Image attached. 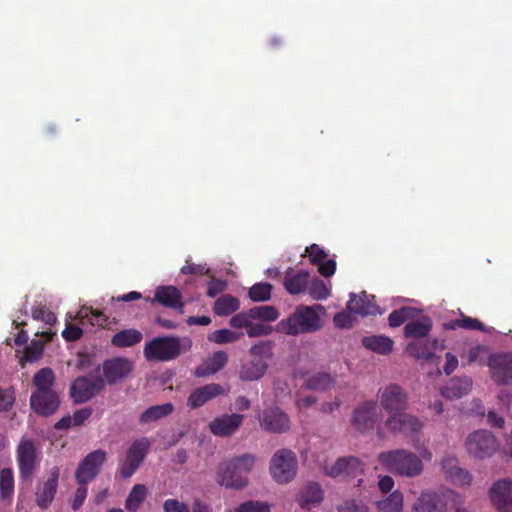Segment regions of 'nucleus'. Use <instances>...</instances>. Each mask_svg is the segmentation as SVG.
<instances>
[{
  "mask_svg": "<svg viewBox=\"0 0 512 512\" xmlns=\"http://www.w3.org/2000/svg\"><path fill=\"white\" fill-rule=\"evenodd\" d=\"M491 377L500 384L512 382V355H494L488 362Z\"/></svg>",
  "mask_w": 512,
  "mask_h": 512,
  "instance_id": "nucleus-21",
  "label": "nucleus"
},
{
  "mask_svg": "<svg viewBox=\"0 0 512 512\" xmlns=\"http://www.w3.org/2000/svg\"><path fill=\"white\" fill-rule=\"evenodd\" d=\"M363 346L375 353L386 355L393 349V341L384 335H370L362 339Z\"/></svg>",
  "mask_w": 512,
  "mask_h": 512,
  "instance_id": "nucleus-32",
  "label": "nucleus"
},
{
  "mask_svg": "<svg viewBox=\"0 0 512 512\" xmlns=\"http://www.w3.org/2000/svg\"><path fill=\"white\" fill-rule=\"evenodd\" d=\"M261 429L269 433L282 434L289 431V416L279 407H269L258 416Z\"/></svg>",
  "mask_w": 512,
  "mask_h": 512,
  "instance_id": "nucleus-10",
  "label": "nucleus"
},
{
  "mask_svg": "<svg viewBox=\"0 0 512 512\" xmlns=\"http://www.w3.org/2000/svg\"><path fill=\"white\" fill-rule=\"evenodd\" d=\"M191 347L192 341L187 337H158L147 343L143 352L149 361H169Z\"/></svg>",
  "mask_w": 512,
  "mask_h": 512,
  "instance_id": "nucleus-4",
  "label": "nucleus"
},
{
  "mask_svg": "<svg viewBox=\"0 0 512 512\" xmlns=\"http://www.w3.org/2000/svg\"><path fill=\"white\" fill-rule=\"evenodd\" d=\"M250 355L252 359H264L266 362L272 355V347L269 342H258L254 344L250 350Z\"/></svg>",
  "mask_w": 512,
  "mask_h": 512,
  "instance_id": "nucleus-51",
  "label": "nucleus"
},
{
  "mask_svg": "<svg viewBox=\"0 0 512 512\" xmlns=\"http://www.w3.org/2000/svg\"><path fill=\"white\" fill-rule=\"evenodd\" d=\"M334 386L333 378L327 373H317L307 380V387L311 390L325 391Z\"/></svg>",
  "mask_w": 512,
  "mask_h": 512,
  "instance_id": "nucleus-43",
  "label": "nucleus"
},
{
  "mask_svg": "<svg viewBox=\"0 0 512 512\" xmlns=\"http://www.w3.org/2000/svg\"><path fill=\"white\" fill-rule=\"evenodd\" d=\"M15 401L14 391L10 388H0V411H7L12 407Z\"/></svg>",
  "mask_w": 512,
  "mask_h": 512,
  "instance_id": "nucleus-58",
  "label": "nucleus"
},
{
  "mask_svg": "<svg viewBox=\"0 0 512 512\" xmlns=\"http://www.w3.org/2000/svg\"><path fill=\"white\" fill-rule=\"evenodd\" d=\"M148 449L149 441L145 438L132 443L119 469V473L123 478H129L134 474L144 460Z\"/></svg>",
  "mask_w": 512,
  "mask_h": 512,
  "instance_id": "nucleus-13",
  "label": "nucleus"
},
{
  "mask_svg": "<svg viewBox=\"0 0 512 512\" xmlns=\"http://www.w3.org/2000/svg\"><path fill=\"white\" fill-rule=\"evenodd\" d=\"M278 311L272 306H258L235 314L230 319V326L236 329H245L249 337H258L262 333L260 327L252 325V320L268 319L276 320Z\"/></svg>",
  "mask_w": 512,
  "mask_h": 512,
  "instance_id": "nucleus-6",
  "label": "nucleus"
},
{
  "mask_svg": "<svg viewBox=\"0 0 512 512\" xmlns=\"http://www.w3.org/2000/svg\"><path fill=\"white\" fill-rule=\"evenodd\" d=\"M256 458L252 454L232 457L219 464L216 481L228 489H243L248 484L247 474L255 466Z\"/></svg>",
  "mask_w": 512,
  "mask_h": 512,
  "instance_id": "nucleus-3",
  "label": "nucleus"
},
{
  "mask_svg": "<svg viewBox=\"0 0 512 512\" xmlns=\"http://www.w3.org/2000/svg\"><path fill=\"white\" fill-rule=\"evenodd\" d=\"M44 343L41 340H33L29 346L26 347L24 352V360L34 362L40 359L43 355Z\"/></svg>",
  "mask_w": 512,
  "mask_h": 512,
  "instance_id": "nucleus-52",
  "label": "nucleus"
},
{
  "mask_svg": "<svg viewBox=\"0 0 512 512\" xmlns=\"http://www.w3.org/2000/svg\"><path fill=\"white\" fill-rule=\"evenodd\" d=\"M326 474L332 477H354L362 473V465L355 457L340 458L333 464L326 466Z\"/></svg>",
  "mask_w": 512,
  "mask_h": 512,
  "instance_id": "nucleus-22",
  "label": "nucleus"
},
{
  "mask_svg": "<svg viewBox=\"0 0 512 512\" xmlns=\"http://www.w3.org/2000/svg\"><path fill=\"white\" fill-rule=\"evenodd\" d=\"M431 330V321L427 317L410 321L404 328V335L407 338L420 340L425 338Z\"/></svg>",
  "mask_w": 512,
  "mask_h": 512,
  "instance_id": "nucleus-34",
  "label": "nucleus"
},
{
  "mask_svg": "<svg viewBox=\"0 0 512 512\" xmlns=\"http://www.w3.org/2000/svg\"><path fill=\"white\" fill-rule=\"evenodd\" d=\"M406 352L414 358H428L431 354L428 340H412L406 347Z\"/></svg>",
  "mask_w": 512,
  "mask_h": 512,
  "instance_id": "nucleus-44",
  "label": "nucleus"
},
{
  "mask_svg": "<svg viewBox=\"0 0 512 512\" xmlns=\"http://www.w3.org/2000/svg\"><path fill=\"white\" fill-rule=\"evenodd\" d=\"M378 400L388 417L386 423H396V418L400 413L406 411L407 395L403 389L396 385L390 384L379 390Z\"/></svg>",
  "mask_w": 512,
  "mask_h": 512,
  "instance_id": "nucleus-7",
  "label": "nucleus"
},
{
  "mask_svg": "<svg viewBox=\"0 0 512 512\" xmlns=\"http://www.w3.org/2000/svg\"><path fill=\"white\" fill-rule=\"evenodd\" d=\"M419 311L412 307H403L400 310L393 311L389 315V325L391 327L400 326L405 320L415 317Z\"/></svg>",
  "mask_w": 512,
  "mask_h": 512,
  "instance_id": "nucleus-45",
  "label": "nucleus"
},
{
  "mask_svg": "<svg viewBox=\"0 0 512 512\" xmlns=\"http://www.w3.org/2000/svg\"><path fill=\"white\" fill-rule=\"evenodd\" d=\"M489 498L498 512H512V480L495 481L489 488Z\"/></svg>",
  "mask_w": 512,
  "mask_h": 512,
  "instance_id": "nucleus-14",
  "label": "nucleus"
},
{
  "mask_svg": "<svg viewBox=\"0 0 512 512\" xmlns=\"http://www.w3.org/2000/svg\"><path fill=\"white\" fill-rule=\"evenodd\" d=\"M244 416L238 413L222 414L208 425L210 432L217 437H229L242 425Z\"/></svg>",
  "mask_w": 512,
  "mask_h": 512,
  "instance_id": "nucleus-17",
  "label": "nucleus"
},
{
  "mask_svg": "<svg viewBox=\"0 0 512 512\" xmlns=\"http://www.w3.org/2000/svg\"><path fill=\"white\" fill-rule=\"evenodd\" d=\"M0 490L4 498L10 497L14 490V478L11 469H2L0 472Z\"/></svg>",
  "mask_w": 512,
  "mask_h": 512,
  "instance_id": "nucleus-48",
  "label": "nucleus"
},
{
  "mask_svg": "<svg viewBox=\"0 0 512 512\" xmlns=\"http://www.w3.org/2000/svg\"><path fill=\"white\" fill-rule=\"evenodd\" d=\"M472 386L470 378H453L442 389V395L447 399H457L466 395Z\"/></svg>",
  "mask_w": 512,
  "mask_h": 512,
  "instance_id": "nucleus-30",
  "label": "nucleus"
},
{
  "mask_svg": "<svg viewBox=\"0 0 512 512\" xmlns=\"http://www.w3.org/2000/svg\"><path fill=\"white\" fill-rule=\"evenodd\" d=\"M32 317L35 320L42 321L47 325H52L56 322V316L44 306H37L32 310Z\"/></svg>",
  "mask_w": 512,
  "mask_h": 512,
  "instance_id": "nucleus-55",
  "label": "nucleus"
},
{
  "mask_svg": "<svg viewBox=\"0 0 512 512\" xmlns=\"http://www.w3.org/2000/svg\"><path fill=\"white\" fill-rule=\"evenodd\" d=\"M441 470L445 478L459 487H469L472 483V476L469 471L459 466L458 459L447 455L441 460Z\"/></svg>",
  "mask_w": 512,
  "mask_h": 512,
  "instance_id": "nucleus-15",
  "label": "nucleus"
},
{
  "mask_svg": "<svg viewBox=\"0 0 512 512\" xmlns=\"http://www.w3.org/2000/svg\"><path fill=\"white\" fill-rule=\"evenodd\" d=\"M60 404L59 395L54 392H33L30 397L31 408L39 415L49 416L54 414Z\"/></svg>",
  "mask_w": 512,
  "mask_h": 512,
  "instance_id": "nucleus-20",
  "label": "nucleus"
},
{
  "mask_svg": "<svg viewBox=\"0 0 512 512\" xmlns=\"http://www.w3.org/2000/svg\"><path fill=\"white\" fill-rule=\"evenodd\" d=\"M325 313V308L319 304L299 305L287 319L277 324V330L287 335L315 332L323 326Z\"/></svg>",
  "mask_w": 512,
  "mask_h": 512,
  "instance_id": "nucleus-2",
  "label": "nucleus"
},
{
  "mask_svg": "<svg viewBox=\"0 0 512 512\" xmlns=\"http://www.w3.org/2000/svg\"><path fill=\"white\" fill-rule=\"evenodd\" d=\"M239 301L231 295L218 298L214 305V312L219 316L229 315L239 309Z\"/></svg>",
  "mask_w": 512,
  "mask_h": 512,
  "instance_id": "nucleus-41",
  "label": "nucleus"
},
{
  "mask_svg": "<svg viewBox=\"0 0 512 512\" xmlns=\"http://www.w3.org/2000/svg\"><path fill=\"white\" fill-rule=\"evenodd\" d=\"M318 266H319V272L324 277L332 276L336 270V263L332 259L327 260V261L324 260Z\"/></svg>",
  "mask_w": 512,
  "mask_h": 512,
  "instance_id": "nucleus-64",
  "label": "nucleus"
},
{
  "mask_svg": "<svg viewBox=\"0 0 512 512\" xmlns=\"http://www.w3.org/2000/svg\"><path fill=\"white\" fill-rule=\"evenodd\" d=\"M323 498L320 486L316 483H310L304 487L300 496L299 504L304 509H309L312 505L319 503Z\"/></svg>",
  "mask_w": 512,
  "mask_h": 512,
  "instance_id": "nucleus-35",
  "label": "nucleus"
},
{
  "mask_svg": "<svg viewBox=\"0 0 512 512\" xmlns=\"http://www.w3.org/2000/svg\"><path fill=\"white\" fill-rule=\"evenodd\" d=\"M411 512H443V509L438 506L436 493L424 491L412 504Z\"/></svg>",
  "mask_w": 512,
  "mask_h": 512,
  "instance_id": "nucleus-31",
  "label": "nucleus"
},
{
  "mask_svg": "<svg viewBox=\"0 0 512 512\" xmlns=\"http://www.w3.org/2000/svg\"><path fill=\"white\" fill-rule=\"evenodd\" d=\"M488 353V350L485 346L476 345L471 347L468 351L461 355V359L463 362L467 364H471L477 361H480L483 356Z\"/></svg>",
  "mask_w": 512,
  "mask_h": 512,
  "instance_id": "nucleus-54",
  "label": "nucleus"
},
{
  "mask_svg": "<svg viewBox=\"0 0 512 512\" xmlns=\"http://www.w3.org/2000/svg\"><path fill=\"white\" fill-rule=\"evenodd\" d=\"M227 393L228 389H225L220 384L210 383L193 390L187 399V405L190 409H196L205 405L210 400Z\"/></svg>",
  "mask_w": 512,
  "mask_h": 512,
  "instance_id": "nucleus-18",
  "label": "nucleus"
},
{
  "mask_svg": "<svg viewBox=\"0 0 512 512\" xmlns=\"http://www.w3.org/2000/svg\"><path fill=\"white\" fill-rule=\"evenodd\" d=\"M165 512H189L187 505L175 499H168L164 502Z\"/></svg>",
  "mask_w": 512,
  "mask_h": 512,
  "instance_id": "nucleus-61",
  "label": "nucleus"
},
{
  "mask_svg": "<svg viewBox=\"0 0 512 512\" xmlns=\"http://www.w3.org/2000/svg\"><path fill=\"white\" fill-rule=\"evenodd\" d=\"M107 453L104 450H95L89 453L79 464L75 478L79 484H87L99 473L106 461Z\"/></svg>",
  "mask_w": 512,
  "mask_h": 512,
  "instance_id": "nucleus-12",
  "label": "nucleus"
},
{
  "mask_svg": "<svg viewBox=\"0 0 512 512\" xmlns=\"http://www.w3.org/2000/svg\"><path fill=\"white\" fill-rule=\"evenodd\" d=\"M133 362L124 357H115L105 361L102 373L108 384H114L126 378L133 370Z\"/></svg>",
  "mask_w": 512,
  "mask_h": 512,
  "instance_id": "nucleus-16",
  "label": "nucleus"
},
{
  "mask_svg": "<svg viewBox=\"0 0 512 512\" xmlns=\"http://www.w3.org/2000/svg\"><path fill=\"white\" fill-rule=\"evenodd\" d=\"M465 448L472 458L486 459L496 453L499 444L491 432L478 430L467 436Z\"/></svg>",
  "mask_w": 512,
  "mask_h": 512,
  "instance_id": "nucleus-8",
  "label": "nucleus"
},
{
  "mask_svg": "<svg viewBox=\"0 0 512 512\" xmlns=\"http://www.w3.org/2000/svg\"><path fill=\"white\" fill-rule=\"evenodd\" d=\"M92 414V410L90 408H83L76 411L72 415L73 425L80 426L82 425Z\"/></svg>",
  "mask_w": 512,
  "mask_h": 512,
  "instance_id": "nucleus-62",
  "label": "nucleus"
},
{
  "mask_svg": "<svg viewBox=\"0 0 512 512\" xmlns=\"http://www.w3.org/2000/svg\"><path fill=\"white\" fill-rule=\"evenodd\" d=\"M308 292L314 300H324L330 295V289L319 278L311 281Z\"/></svg>",
  "mask_w": 512,
  "mask_h": 512,
  "instance_id": "nucleus-47",
  "label": "nucleus"
},
{
  "mask_svg": "<svg viewBox=\"0 0 512 512\" xmlns=\"http://www.w3.org/2000/svg\"><path fill=\"white\" fill-rule=\"evenodd\" d=\"M17 463L23 478H29L39 464V457L34 442L23 437L17 447Z\"/></svg>",
  "mask_w": 512,
  "mask_h": 512,
  "instance_id": "nucleus-11",
  "label": "nucleus"
},
{
  "mask_svg": "<svg viewBox=\"0 0 512 512\" xmlns=\"http://www.w3.org/2000/svg\"><path fill=\"white\" fill-rule=\"evenodd\" d=\"M142 340V333L136 329H126L112 337V344L119 348L131 347Z\"/></svg>",
  "mask_w": 512,
  "mask_h": 512,
  "instance_id": "nucleus-37",
  "label": "nucleus"
},
{
  "mask_svg": "<svg viewBox=\"0 0 512 512\" xmlns=\"http://www.w3.org/2000/svg\"><path fill=\"white\" fill-rule=\"evenodd\" d=\"M268 364L264 359H251L244 362L239 370V378L242 381H258L267 372Z\"/></svg>",
  "mask_w": 512,
  "mask_h": 512,
  "instance_id": "nucleus-27",
  "label": "nucleus"
},
{
  "mask_svg": "<svg viewBox=\"0 0 512 512\" xmlns=\"http://www.w3.org/2000/svg\"><path fill=\"white\" fill-rule=\"evenodd\" d=\"M356 316L357 315L354 314V312H350L347 309V311H343V312L336 314L334 316L333 321H334V324L341 329L350 328L353 325V323L355 322Z\"/></svg>",
  "mask_w": 512,
  "mask_h": 512,
  "instance_id": "nucleus-56",
  "label": "nucleus"
},
{
  "mask_svg": "<svg viewBox=\"0 0 512 512\" xmlns=\"http://www.w3.org/2000/svg\"><path fill=\"white\" fill-rule=\"evenodd\" d=\"M396 423H386L387 428L393 433H404L407 435L419 432L423 424L415 416L407 414L405 411L395 417Z\"/></svg>",
  "mask_w": 512,
  "mask_h": 512,
  "instance_id": "nucleus-25",
  "label": "nucleus"
},
{
  "mask_svg": "<svg viewBox=\"0 0 512 512\" xmlns=\"http://www.w3.org/2000/svg\"><path fill=\"white\" fill-rule=\"evenodd\" d=\"M305 252L308 253L310 261L316 265H319L327 258L326 252L317 244H312L310 247H307Z\"/></svg>",
  "mask_w": 512,
  "mask_h": 512,
  "instance_id": "nucleus-57",
  "label": "nucleus"
},
{
  "mask_svg": "<svg viewBox=\"0 0 512 512\" xmlns=\"http://www.w3.org/2000/svg\"><path fill=\"white\" fill-rule=\"evenodd\" d=\"M271 285L268 283H257L249 290V297L255 302L267 301L271 297Z\"/></svg>",
  "mask_w": 512,
  "mask_h": 512,
  "instance_id": "nucleus-46",
  "label": "nucleus"
},
{
  "mask_svg": "<svg viewBox=\"0 0 512 512\" xmlns=\"http://www.w3.org/2000/svg\"><path fill=\"white\" fill-rule=\"evenodd\" d=\"M225 288H226V283L224 281L214 279V280H211L208 284L207 294L210 297H215L217 294L224 291Z\"/></svg>",
  "mask_w": 512,
  "mask_h": 512,
  "instance_id": "nucleus-63",
  "label": "nucleus"
},
{
  "mask_svg": "<svg viewBox=\"0 0 512 512\" xmlns=\"http://www.w3.org/2000/svg\"><path fill=\"white\" fill-rule=\"evenodd\" d=\"M374 296L362 293L361 295H351L347 303V308L350 312L356 315L366 316L381 314L379 308L373 303Z\"/></svg>",
  "mask_w": 512,
  "mask_h": 512,
  "instance_id": "nucleus-23",
  "label": "nucleus"
},
{
  "mask_svg": "<svg viewBox=\"0 0 512 512\" xmlns=\"http://www.w3.org/2000/svg\"><path fill=\"white\" fill-rule=\"evenodd\" d=\"M102 387L103 383L101 381L80 377L72 383L70 395L74 402L84 403L94 397Z\"/></svg>",
  "mask_w": 512,
  "mask_h": 512,
  "instance_id": "nucleus-19",
  "label": "nucleus"
},
{
  "mask_svg": "<svg viewBox=\"0 0 512 512\" xmlns=\"http://www.w3.org/2000/svg\"><path fill=\"white\" fill-rule=\"evenodd\" d=\"M298 459L296 454L286 448L278 449L269 462V473L278 484H288L297 475Z\"/></svg>",
  "mask_w": 512,
  "mask_h": 512,
  "instance_id": "nucleus-5",
  "label": "nucleus"
},
{
  "mask_svg": "<svg viewBox=\"0 0 512 512\" xmlns=\"http://www.w3.org/2000/svg\"><path fill=\"white\" fill-rule=\"evenodd\" d=\"M173 410L174 406L171 403L151 406L141 414L140 421L142 423H151L170 415Z\"/></svg>",
  "mask_w": 512,
  "mask_h": 512,
  "instance_id": "nucleus-38",
  "label": "nucleus"
},
{
  "mask_svg": "<svg viewBox=\"0 0 512 512\" xmlns=\"http://www.w3.org/2000/svg\"><path fill=\"white\" fill-rule=\"evenodd\" d=\"M241 332H235L230 329H219L208 335V340L216 344H226L238 341L242 337Z\"/></svg>",
  "mask_w": 512,
  "mask_h": 512,
  "instance_id": "nucleus-42",
  "label": "nucleus"
},
{
  "mask_svg": "<svg viewBox=\"0 0 512 512\" xmlns=\"http://www.w3.org/2000/svg\"><path fill=\"white\" fill-rule=\"evenodd\" d=\"M309 273L307 271H294L289 269L284 277V287L292 295L303 293L307 290Z\"/></svg>",
  "mask_w": 512,
  "mask_h": 512,
  "instance_id": "nucleus-26",
  "label": "nucleus"
},
{
  "mask_svg": "<svg viewBox=\"0 0 512 512\" xmlns=\"http://www.w3.org/2000/svg\"><path fill=\"white\" fill-rule=\"evenodd\" d=\"M79 323L83 326L90 324L91 326L102 327L106 322V317L99 311L92 310L88 307H82L75 315Z\"/></svg>",
  "mask_w": 512,
  "mask_h": 512,
  "instance_id": "nucleus-39",
  "label": "nucleus"
},
{
  "mask_svg": "<svg viewBox=\"0 0 512 512\" xmlns=\"http://www.w3.org/2000/svg\"><path fill=\"white\" fill-rule=\"evenodd\" d=\"M147 496V489L142 484L135 485L130 491L126 501L125 507L129 512H135L140 505L144 502Z\"/></svg>",
  "mask_w": 512,
  "mask_h": 512,
  "instance_id": "nucleus-40",
  "label": "nucleus"
},
{
  "mask_svg": "<svg viewBox=\"0 0 512 512\" xmlns=\"http://www.w3.org/2000/svg\"><path fill=\"white\" fill-rule=\"evenodd\" d=\"M339 512H368V507L362 502L358 503L355 500H349L339 506Z\"/></svg>",
  "mask_w": 512,
  "mask_h": 512,
  "instance_id": "nucleus-59",
  "label": "nucleus"
},
{
  "mask_svg": "<svg viewBox=\"0 0 512 512\" xmlns=\"http://www.w3.org/2000/svg\"><path fill=\"white\" fill-rule=\"evenodd\" d=\"M75 315L72 313H68L66 315V328L62 332V336L67 341H75L79 339L82 336V329L76 325H72L71 321L77 320V318H74Z\"/></svg>",
  "mask_w": 512,
  "mask_h": 512,
  "instance_id": "nucleus-50",
  "label": "nucleus"
},
{
  "mask_svg": "<svg viewBox=\"0 0 512 512\" xmlns=\"http://www.w3.org/2000/svg\"><path fill=\"white\" fill-rule=\"evenodd\" d=\"M181 293L173 286H160L155 291V301L166 307L177 308L182 311Z\"/></svg>",
  "mask_w": 512,
  "mask_h": 512,
  "instance_id": "nucleus-28",
  "label": "nucleus"
},
{
  "mask_svg": "<svg viewBox=\"0 0 512 512\" xmlns=\"http://www.w3.org/2000/svg\"><path fill=\"white\" fill-rule=\"evenodd\" d=\"M80 487L76 490L73 499L71 500V507L74 510L79 509L87 496V487L86 484H79Z\"/></svg>",
  "mask_w": 512,
  "mask_h": 512,
  "instance_id": "nucleus-60",
  "label": "nucleus"
},
{
  "mask_svg": "<svg viewBox=\"0 0 512 512\" xmlns=\"http://www.w3.org/2000/svg\"><path fill=\"white\" fill-rule=\"evenodd\" d=\"M432 457V451L426 446H421L417 453L404 448L382 452L378 460L392 474L416 478L423 473L424 462L431 461Z\"/></svg>",
  "mask_w": 512,
  "mask_h": 512,
  "instance_id": "nucleus-1",
  "label": "nucleus"
},
{
  "mask_svg": "<svg viewBox=\"0 0 512 512\" xmlns=\"http://www.w3.org/2000/svg\"><path fill=\"white\" fill-rule=\"evenodd\" d=\"M229 512H271L269 504L262 501H247Z\"/></svg>",
  "mask_w": 512,
  "mask_h": 512,
  "instance_id": "nucleus-49",
  "label": "nucleus"
},
{
  "mask_svg": "<svg viewBox=\"0 0 512 512\" xmlns=\"http://www.w3.org/2000/svg\"><path fill=\"white\" fill-rule=\"evenodd\" d=\"M455 327H461V328L469 329V330L486 331L485 327L479 320H477L475 318L468 317V316H463V315L459 319L455 320L450 325V328H455Z\"/></svg>",
  "mask_w": 512,
  "mask_h": 512,
  "instance_id": "nucleus-53",
  "label": "nucleus"
},
{
  "mask_svg": "<svg viewBox=\"0 0 512 512\" xmlns=\"http://www.w3.org/2000/svg\"><path fill=\"white\" fill-rule=\"evenodd\" d=\"M381 420V409L374 402H363L353 412L352 424L356 430L366 432L375 428Z\"/></svg>",
  "mask_w": 512,
  "mask_h": 512,
  "instance_id": "nucleus-9",
  "label": "nucleus"
},
{
  "mask_svg": "<svg viewBox=\"0 0 512 512\" xmlns=\"http://www.w3.org/2000/svg\"><path fill=\"white\" fill-rule=\"evenodd\" d=\"M59 478V468L55 467L52 469L48 480L44 483L43 487L37 494V502L41 507H47L53 500Z\"/></svg>",
  "mask_w": 512,
  "mask_h": 512,
  "instance_id": "nucleus-29",
  "label": "nucleus"
},
{
  "mask_svg": "<svg viewBox=\"0 0 512 512\" xmlns=\"http://www.w3.org/2000/svg\"><path fill=\"white\" fill-rule=\"evenodd\" d=\"M376 508L379 512H403L404 494L396 489L385 498L376 502Z\"/></svg>",
  "mask_w": 512,
  "mask_h": 512,
  "instance_id": "nucleus-33",
  "label": "nucleus"
},
{
  "mask_svg": "<svg viewBox=\"0 0 512 512\" xmlns=\"http://www.w3.org/2000/svg\"><path fill=\"white\" fill-rule=\"evenodd\" d=\"M55 382V374L50 368L40 369L33 378L36 387L35 392H54L53 385Z\"/></svg>",
  "mask_w": 512,
  "mask_h": 512,
  "instance_id": "nucleus-36",
  "label": "nucleus"
},
{
  "mask_svg": "<svg viewBox=\"0 0 512 512\" xmlns=\"http://www.w3.org/2000/svg\"><path fill=\"white\" fill-rule=\"evenodd\" d=\"M228 362L224 351H216L208 356L195 370L197 377H208L220 371Z\"/></svg>",
  "mask_w": 512,
  "mask_h": 512,
  "instance_id": "nucleus-24",
  "label": "nucleus"
}]
</instances>
